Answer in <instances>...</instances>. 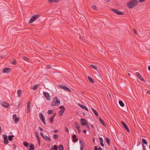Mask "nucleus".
<instances>
[{
  "label": "nucleus",
  "mask_w": 150,
  "mask_h": 150,
  "mask_svg": "<svg viewBox=\"0 0 150 150\" xmlns=\"http://www.w3.org/2000/svg\"><path fill=\"white\" fill-rule=\"evenodd\" d=\"M138 3V1L137 0H131L127 2V7L128 8H131L135 7Z\"/></svg>",
  "instance_id": "1"
},
{
  "label": "nucleus",
  "mask_w": 150,
  "mask_h": 150,
  "mask_svg": "<svg viewBox=\"0 0 150 150\" xmlns=\"http://www.w3.org/2000/svg\"><path fill=\"white\" fill-rule=\"evenodd\" d=\"M60 101L57 97H55L53 99L50 105L51 106H57L60 103Z\"/></svg>",
  "instance_id": "2"
},
{
  "label": "nucleus",
  "mask_w": 150,
  "mask_h": 150,
  "mask_svg": "<svg viewBox=\"0 0 150 150\" xmlns=\"http://www.w3.org/2000/svg\"><path fill=\"white\" fill-rule=\"evenodd\" d=\"M40 16L39 14H36L33 16L30 20L29 23H33L34 21H35L37 19L39 18Z\"/></svg>",
  "instance_id": "3"
},
{
  "label": "nucleus",
  "mask_w": 150,
  "mask_h": 150,
  "mask_svg": "<svg viewBox=\"0 0 150 150\" xmlns=\"http://www.w3.org/2000/svg\"><path fill=\"white\" fill-rule=\"evenodd\" d=\"M58 86L60 88L64 89V90L70 92L71 91V90L70 89H69L68 87L65 85H58Z\"/></svg>",
  "instance_id": "4"
},
{
  "label": "nucleus",
  "mask_w": 150,
  "mask_h": 150,
  "mask_svg": "<svg viewBox=\"0 0 150 150\" xmlns=\"http://www.w3.org/2000/svg\"><path fill=\"white\" fill-rule=\"evenodd\" d=\"M112 11L115 13L117 15H123L124 14V13L123 12H121L115 9H111Z\"/></svg>",
  "instance_id": "5"
},
{
  "label": "nucleus",
  "mask_w": 150,
  "mask_h": 150,
  "mask_svg": "<svg viewBox=\"0 0 150 150\" xmlns=\"http://www.w3.org/2000/svg\"><path fill=\"white\" fill-rule=\"evenodd\" d=\"M2 137L4 139V142L5 144H8V141L7 139V136L6 134H3Z\"/></svg>",
  "instance_id": "6"
},
{
  "label": "nucleus",
  "mask_w": 150,
  "mask_h": 150,
  "mask_svg": "<svg viewBox=\"0 0 150 150\" xmlns=\"http://www.w3.org/2000/svg\"><path fill=\"white\" fill-rule=\"evenodd\" d=\"M74 124L75 125V127L77 131L79 133H80L81 132V130L80 129V127L79 125L78 124V122H74Z\"/></svg>",
  "instance_id": "7"
},
{
  "label": "nucleus",
  "mask_w": 150,
  "mask_h": 150,
  "mask_svg": "<svg viewBox=\"0 0 150 150\" xmlns=\"http://www.w3.org/2000/svg\"><path fill=\"white\" fill-rule=\"evenodd\" d=\"M39 117L40 119H41L42 121L43 122V123L44 125H45L46 123L45 120V118L44 117L42 113H40L39 114Z\"/></svg>",
  "instance_id": "8"
},
{
  "label": "nucleus",
  "mask_w": 150,
  "mask_h": 150,
  "mask_svg": "<svg viewBox=\"0 0 150 150\" xmlns=\"http://www.w3.org/2000/svg\"><path fill=\"white\" fill-rule=\"evenodd\" d=\"M43 94L48 100L49 101L50 100V96L48 93L45 92H43Z\"/></svg>",
  "instance_id": "9"
},
{
  "label": "nucleus",
  "mask_w": 150,
  "mask_h": 150,
  "mask_svg": "<svg viewBox=\"0 0 150 150\" xmlns=\"http://www.w3.org/2000/svg\"><path fill=\"white\" fill-rule=\"evenodd\" d=\"M11 69L8 68H4L3 70V72L4 73H8L10 72Z\"/></svg>",
  "instance_id": "10"
},
{
  "label": "nucleus",
  "mask_w": 150,
  "mask_h": 150,
  "mask_svg": "<svg viewBox=\"0 0 150 150\" xmlns=\"http://www.w3.org/2000/svg\"><path fill=\"white\" fill-rule=\"evenodd\" d=\"M1 105L3 107L6 108H8L9 107V104L6 102H2L1 103Z\"/></svg>",
  "instance_id": "11"
},
{
  "label": "nucleus",
  "mask_w": 150,
  "mask_h": 150,
  "mask_svg": "<svg viewBox=\"0 0 150 150\" xmlns=\"http://www.w3.org/2000/svg\"><path fill=\"white\" fill-rule=\"evenodd\" d=\"M136 75L138 78L141 81L143 82H145V80L142 78L140 74L138 72H136Z\"/></svg>",
  "instance_id": "12"
},
{
  "label": "nucleus",
  "mask_w": 150,
  "mask_h": 150,
  "mask_svg": "<svg viewBox=\"0 0 150 150\" xmlns=\"http://www.w3.org/2000/svg\"><path fill=\"white\" fill-rule=\"evenodd\" d=\"M16 117L17 116L16 114H14L13 116V119L16 123H17L19 120L18 118Z\"/></svg>",
  "instance_id": "13"
},
{
  "label": "nucleus",
  "mask_w": 150,
  "mask_h": 150,
  "mask_svg": "<svg viewBox=\"0 0 150 150\" xmlns=\"http://www.w3.org/2000/svg\"><path fill=\"white\" fill-rule=\"evenodd\" d=\"M81 122L82 126L86 125V124L87 123L86 120L83 118L81 119Z\"/></svg>",
  "instance_id": "14"
},
{
  "label": "nucleus",
  "mask_w": 150,
  "mask_h": 150,
  "mask_svg": "<svg viewBox=\"0 0 150 150\" xmlns=\"http://www.w3.org/2000/svg\"><path fill=\"white\" fill-rule=\"evenodd\" d=\"M121 122L124 127L125 129L127 131L129 132H130V130L129 128L122 121H121Z\"/></svg>",
  "instance_id": "15"
},
{
  "label": "nucleus",
  "mask_w": 150,
  "mask_h": 150,
  "mask_svg": "<svg viewBox=\"0 0 150 150\" xmlns=\"http://www.w3.org/2000/svg\"><path fill=\"white\" fill-rule=\"evenodd\" d=\"M56 115V113H55L54 114L53 116L51 117H50L49 118V121L51 123H52L53 122V120L54 119L55 116Z\"/></svg>",
  "instance_id": "16"
},
{
  "label": "nucleus",
  "mask_w": 150,
  "mask_h": 150,
  "mask_svg": "<svg viewBox=\"0 0 150 150\" xmlns=\"http://www.w3.org/2000/svg\"><path fill=\"white\" fill-rule=\"evenodd\" d=\"M79 143L80 144V148L81 150H83L84 144L81 140H79Z\"/></svg>",
  "instance_id": "17"
},
{
  "label": "nucleus",
  "mask_w": 150,
  "mask_h": 150,
  "mask_svg": "<svg viewBox=\"0 0 150 150\" xmlns=\"http://www.w3.org/2000/svg\"><path fill=\"white\" fill-rule=\"evenodd\" d=\"M31 103L30 101H28L27 103V109L28 112H29L30 111V107Z\"/></svg>",
  "instance_id": "18"
},
{
  "label": "nucleus",
  "mask_w": 150,
  "mask_h": 150,
  "mask_svg": "<svg viewBox=\"0 0 150 150\" xmlns=\"http://www.w3.org/2000/svg\"><path fill=\"white\" fill-rule=\"evenodd\" d=\"M79 105L81 107V108L86 110L87 111H88V109L84 105H82L81 104L79 103Z\"/></svg>",
  "instance_id": "19"
},
{
  "label": "nucleus",
  "mask_w": 150,
  "mask_h": 150,
  "mask_svg": "<svg viewBox=\"0 0 150 150\" xmlns=\"http://www.w3.org/2000/svg\"><path fill=\"white\" fill-rule=\"evenodd\" d=\"M51 150H58V147L56 145H54L53 146V147H52L50 148Z\"/></svg>",
  "instance_id": "20"
},
{
  "label": "nucleus",
  "mask_w": 150,
  "mask_h": 150,
  "mask_svg": "<svg viewBox=\"0 0 150 150\" xmlns=\"http://www.w3.org/2000/svg\"><path fill=\"white\" fill-rule=\"evenodd\" d=\"M34 145L32 144H30L29 146V150H34Z\"/></svg>",
  "instance_id": "21"
},
{
  "label": "nucleus",
  "mask_w": 150,
  "mask_h": 150,
  "mask_svg": "<svg viewBox=\"0 0 150 150\" xmlns=\"http://www.w3.org/2000/svg\"><path fill=\"white\" fill-rule=\"evenodd\" d=\"M14 137L13 135H9L8 136V139L10 141H11L13 140V138Z\"/></svg>",
  "instance_id": "22"
},
{
  "label": "nucleus",
  "mask_w": 150,
  "mask_h": 150,
  "mask_svg": "<svg viewBox=\"0 0 150 150\" xmlns=\"http://www.w3.org/2000/svg\"><path fill=\"white\" fill-rule=\"evenodd\" d=\"M92 110L95 115L97 116H98V114L94 108H92Z\"/></svg>",
  "instance_id": "23"
},
{
  "label": "nucleus",
  "mask_w": 150,
  "mask_h": 150,
  "mask_svg": "<svg viewBox=\"0 0 150 150\" xmlns=\"http://www.w3.org/2000/svg\"><path fill=\"white\" fill-rule=\"evenodd\" d=\"M43 138L46 140H48L49 141H51V139L47 136H45Z\"/></svg>",
  "instance_id": "24"
},
{
  "label": "nucleus",
  "mask_w": 150,
  "mask_h": 150,
  "mask_svg": "<svg viewBox=\"0 0 150 150\" xmlns=\"http://www.w3.org/2000/svg\"><path fill=\"white\" fill-rule=\"evenodd\" d=\"M105 140L107 143V144L108 145L110 146V140L108 138H105Z\"/></svg>",
  "instance_id": "25"
},
{
  "label": "nucleus",
  "mask_w": 150,
  "mask_h": 150,
  "mask_svg": "<svg viewBox=\"0 0 150 150\" xmlns=\"http://www.w3.org/2000/svg\"><path fill=\"white\" fill-rule=\"evenodd\" d=\"M142 142L143 144H144L145 145L147 144V142L146 140L144 139H142Z\"/></svg>",
  "instance_id": "26"
},
{
  "label": "nucleus",
  "mask_w": 150,
  "mask_h": 150,
  "mask_svg": "<svg viewBox=\"0 0 150 150\" xmlns=\"http://www.w3.org/2000/svg\"><path fill=\"white\" fill-rule=\"evenodd\" d=\"M21 91L20 90H18L17 92V95L18 97H20L21 94Z\"/></svg>",
  "instance_id": "27"
},
{
  "label": "nucleus",
  "mask_w": 150,
  "mask_h": 150,
  "mask_svg": "<svg viewBox=\"0 0 150 150\" xmlns=\"http://www.w3.org/2000/svg\"><path fill=\"white\" fill-rule=\"evenodd\" d=\"M99 121L100 123L104 126H105V123L103 120L101 119L100 118H99Z\"/></svg>",
  "instance_id": "28"
},
{
  "label": "nucleus",
  "mask_w": 150,
  "mask_h": 150,
  "mask_svg": "<svg viewBox=\"0 0 150 150\" xmlns=\"http://www.w3.org/2000/svg\"><path fill=\"white\" fill-rule=\"evenodd\" d=\"M88 79L89 81L91 82V83H94V81L93 80V79L91 78L90 77L88 76Z\"/></svg>",
  "instance_id": "29"
},
{
  "label": "nucleus",
  "mask_w": 150,
  "mask_h": 150,
  "mask_svg": "<svg viewBox=\"0 0 150 150\" xmlns=\"http://www.w3.org/2000/svg\"><path fill=\"white\" fill-rule=\"evenodd\" d=\"M59 150H64V146L62 145L61 144L59 146Z\"/></svg>",
  "instance_id": "30"
},
{
  "label": "nucleus",
  "mask_w": 150,
  "mask_h": 150,
  "mask_svg": "<svg viewBox=\"0 0 150 150\" xmlns=\"http://www.w3.org/2000/svg\"><path fill=\"white\" fill-rule=\"evenodd\" d=\"M119 103L120 105L122 107H123L124 106V103L121 100H120L119 101Z\"/></svg>",
  "instance_id": "31"
},
{
  "label": "nucleus",
  "mask_w": 150,
  "mask_h": 150,
  "mask_svg": "<svg viewBox=\"0 0 150 150\" xmlns=\"http://www.w3.org/2000/svg\"><path fill=\"white\" fill-rule=\"evenodd\" d=\"M23 144L26 147H28V146L29 144L26 142H23Z\"/></svg>",
  "instance_id": "32"
},
{
  "label": "nucleus",
  "mask_w": 150,
  "mask_h": 150,
  "mask_svg": "<svg viewBox=\"0 0 150 150\" xmlns=\"http://www.w3.org/2000/svg\"><path fill=\"white\" fill-rule=\"evenodd\" d=\"M38 84H36L34 85L33 87V89L34 90H35L38 88Z\"/></svg>",
  "instance_id": "33"
},
{
  "label": "nucleus",
  "mask_w": 150,
  "mask_h": 150,
  "mask_svg": "<svg viewBox=\"0 0 150 150\" xmlns=\"http://www.w3.org/2000/svg\"><path fill=\"white\" fill-rule=\"evenodd\" d=\"M49 2L51 3L55 2H58L59 0H49Z\"/></svg>",
  "instance_id": "34"
},
{
  "label": "nucleus",
  "mask_w": 150,
  "mask_h": 150,
  "mask_svg": "<svg viewBox=\"0 0 150 150\" xmlns=\"http://www.w3.org/2000/svg\"><path fill=\"white\" fill-rule=\"evenodd\" d=\"M65 110H60L59 111V113L60 114L61 116H62L63 115V113L64 112Z\"/></svg>",
  "instance_id": "35"
},
{
  "label": "nucleus",
  "mask_w": 150,
  "mask_h": 150,
  "mask_svg": "<svg viewBox=\"0 0 150 150\" xmlns=\"http://www.w3.org/2000/svg\"><path fill=\"white\" fill-rule=\"evenodd\" d=\"M90 66L91 67H92L93 68L95 69H97V66H95L93 64H91L90 65Z\"/></svg>",
  "instance_id": "36"
},
{
  "label": "nucleus",
  "mask_w": 150,
  "mask_h": 150,
  "mask_svg": "<svg viewBox=\"0 0 150 150\" xmlns=\"http://www.w3.org/2000/svg\"><path fill=\"white\" fill-rule=\"evenodd\" d=\"M23 59L26 61H28L29 60V59L27 57H23Z\"/></svg>",
  "instance_id": "37"
},
{
  "label": "nucleus",
  "mask_w": 150,
  "mask_h": 150,
  "mask_svg": "<svg viewBox=\"0 0 150 150\" xmlns=\"http://www.w3.org/2000/svg\"><path fill=\"white\" fill-rule=\"evenodd\" d=\"M59 108L62 110H65V108L62 106H60L59 107Z\"/></svg>",
  "instance_id": "38"
},
{
  "label": "nucleus",
  "mask_w": 150,
  "mask_h": 150,
  "mask_svg": "<svg viewBox=\"0 0 150 150\" xmlns=\"http://www.w3.org/2000/svg\"><path fill=\"white\" fill-rule=\"evenodd\" d=\"M59 135L58 134H55L54 135V138L55 139H57Z\"/></svg>",
  "instance_id": "39"
},
{
  "label": "nucleus",
  "mask_w": 150,
  "mask_h": 150,
  "mask_svg": "<svg viewBox=\"0 0 150 150\" xmlns=\"http://www.w3.org/2000/svg\"><path fill=\"white\" fill-rule=\"evenodd\" d=\"M53 111L52 110H48L47 113L48 114H51L52 113Z\"/></svg>",
  "instance_id": "40"
},
{
  "label": "nucleus",
  "mask_w": 150,
  "mask_h": 150,
  "mask_svg": "<svg viewBox=\"0 0 150 150\" xmlns=\"http://www.w3.org/2000/svg\"><path fill=\"white\" fill-rule=\"evenodd\" d=\"M12 64L14 65H16V61L15 60H13L12 61Z\"/></svg>",
  "instance_id": "41"
},
{
  "label": "nucleus",
  "mask_w": 150,
  "mask_h": 150,
  "mask_svg": "<svg viewBox=\"0 0 150 150\" xmlns=\"http://www.w3.org/2000/svg\"><path fill=\"white\" fill-rule=\"evenodd\" d=\"M73 139V141L74 142H77L78 140V139L77 138H75Z\"/></svg>",
  "instance_id": "42"
},
{
  "label": "nucleus",
  "mask_w": 150,
  "mask_h": 150,
  "mask_svg": "<svg viewBox=\"0 0 150 150\" xmlns=\"http://www.w3.org/2000/svg\"><path fill=\"white\" fill-rule=\"evenodd\" d=\"M37 138V139L38 140V142L39 143V144H40V138H39V137H38L36 138Z\"/></svg>",
  "instance_id": "43"
},
{
  "label": "nucleus",
  "mask_w": 150,
  "mask_h": 150,
  "mask_svg": "<svg viewBox=\"0 0 150 150\" xmlns=\"http://www.w3.org/2000/svg\"><path fill=\"white\" fill-rule=\"evenodd\" d=\"M92 8L94 10H97V7L95 6H92Z\"/></svg>",
  "instance_id": "44"
},
{
  "label": "nucleus",
  "mask_w": 150,
  "mask_h": 150,
  "mask_svg": "<svg viewBox=\"0 0 150 150\" xmlns=\"http://www.w3.org/2000/svg\"><path fill=\"white\" fill-rule=\"evenodd\" d=\"M21 102H20L18 106H16L17 109H19L21 105Z\"/></svg>",
  "instance_id": "45"
},
{
  "label": "nucleus",
  "mask_w": 150,
  "mask_h": 150,
  "mask_svg": "<svg viewBox=\"0 0 150 150\" xmlns=\"http://www.w3.org/2000/svg\"><path fill=\"white\" fill-rule=\"evenodd\" d=\"M99 139L100 140V142H103V139L102 137H99Z\"/></svg>",
  "instance_id": "46"
},
{
  "label": "nucleus",
  "mask_w": 150,
  "mask_h": 150,
  "mask_svg": "<svg viewBox=\"0 0 150 150\" xmlns=\"http://www.w3.org/2000/svg\"><path fill=\"white\" fill-rule=\"evenodd\" d=\"M46 68L47 69H50L51 68V66L50 65H47L46 66Z\"/></svg>",
  "instance_id": "47"
},
{
  "label": "nucleus",
  "mask_w": 150,
  "mask_h": 150,
  "mask_svg": "<svg viewBox=\"0 0 150 150\" xmlns=\"http://www.w3.org/2000/svg\"><path fill=\"white\" fill-rule=\"evenodd\" d=\"M35 136H36V138L38 137H39V136H38V133L37 132H35Z\"/></svg>",
  "instance_id": "48"
},
{
  "label": "nucleus",
  "mask_w": 150,
  "mask_h": 150,
  "mask_svg": "<svg viewBox=\"0 0 150 150\" xmlns=\"http://www.w3.org/2000/svg\"><path fill=\"white\" fill-rule=\"evenodd\" d=\"M65 131L67 132H69L68 129L67 128V127H65Z\"/></svg>",
  "instance_id": "49"
},
{
  "label": "nucleus",
  "mask_w": 150,
  "mask_h": 150,
  "mask_svg": "<svg viewBox=\"0 0 150 150\" xmlns=\"http://www.w3.org/2000/svg\"><path fill=\"white\" fill-rule=\"evenodd\" d=\"M40 134H41V136H42V137L43 138L44 137H45V136L44 135L43 133L42 132H40Z\"/></svg>",
  "instance_id": "50"
},
{
  "label": "nucleus",
  "mask_w": 150,
  "mask_h": 150,
  "mask_svg": "<svg viewBox=\"0 0 150 150\" xmlns=\"http://www.w3.org/2000/svg\"><path fill=\"white\" fill-rule=\"evenodd\" d=\"M103 142H100V144L101 145L102 147H103L104 146V144H103Z\"/></svg>",
  "instance_id": "51"
},
{
  "label": "nucleus",
  "mask_w": 150,
  "mask_h": 150,
  "mask_svg": "<svg viewBox=\"0 0 150 150\" xmlns=\"http://www.w3.org/2000/svg\"><path fill=\"white\" fill-rule=\"evenodd\" d=\"M143 150H146V147L144 144L143 145Z\"/></svg>",
  "instance_id": "52"
},
{
  "label": "nucleus",
  "mask_w": 150,
  "mask_h": 150,
  "mask_svg": "<svg viewBox=\"0 0 150 150\" xmlns=\"http://www.w3.org/2000/svg\"><path fill=\"white\" fill-rule=\"evenodd\" d=\"M38 129L40 131H43V129L40 127H38Z\"/></svg>",
  "instance_id": "53"
},
{
  "label": "nucleus",
  "mask_w": 150,
  "mask_h": 150,
  "mask_svg": "<svg viewBox=\"0 0 150 150\" xmlns=\"http://www.w3.org/2000/svg\"><path fill=\"white\" fill-rule=\"evenodd\" d=\"M86 127H87V128L88 129H90V128H89V127L88 125V123H87V124H86Z\"/></svg>",
  "instance_id": "54"
},
{
  "label": "nucleus",
  "mask_w": 150,
  "mask_h": 150,
  "mask_svg": "<svg viewBox=\"0 0 150 150\" xmlns=\"http://www.w3.org/2000/svg\"><path fill=\"white\" fill-rule=\"evenodd\" d=\"M76 137V135L75 134H74L72 136V139L75 138Z\"/></svg>",
  "instance_id": "55"
},
{
  "label": "nucleus",
  "mask_w": 150,
  "mask_h": 150,
  "mask_svg": "<svg viewBox=\"0 0 150 150\" xmlns=\"http://www.w3.org/2000/svg\"><path fill=\"white\" fill-rule=\"evenodd\" d=\"M145 0H139V2L141 3L142 2L144 1H145Z\"/></svg>",
  "instance_id": "56"
},
{
  "label": "nucleus",
  "mask_w": 150,
  "mask_h": 150,
  "mask_svg": "<svg viewBox=\"0 0 150 150\" xmlns=\"http://www.w3.org/2000/svg\"><path fill=\"white\" fill-rule=\"evenodd\" d=\"M133 31H134V33L135 34H137V32L134 29H133Z\"/></svg>",
  "instance_id": "57"
},
{
  "label": "nucleus",
  "mask_w": 150,
  "mask_h": 150,
  "mask_svg": "<svg viewBox=\"0 0 150 150\" xmlns=\"http://www.w3.org/2000/svg\"><path fill=\"white\" fill-rule=\"evenodd\" d=\"M54 132H55V133L57 132H58V130L57 129V130H54Z\"/></svg>",
  "instance_id": "58"
},
{
  "label": "nucleus",
  "mask_w": 150,
  "mask_h": 150,
  "mask_svg": "<svg viewBox=\"0 0 150 150\" xmlns=\"http://www.w3.org/2000/svg\"><path fill=\"white\" fill-rule=\"evenodd\" d=\"M147 93L149 94L150 95V91H147Z\"/></svg>",
  "instance_id": "59"
},
{
  "label": "nucleus",
  "mask_w": 150,
  "mask_h": 150,
  "mask_svg": "<svg viewBox=\"0 0 150 150\" xmlns=\"http://www.w3.org/2000/svg\"><path fill=\"white\" fill-rule=\"evenodd\" d=\"M83 132L84 133L86 134V130H84Z\"/></svg>",
  "instance_id": "60"
},
{
  "label": "nucleus",
  "mask_w": 150,
  "mask_h": 150,
  "mask_svg": "<svg viewBox=\"0 0 150 150\" xmlns=\"http://www.w3.org/2000/svg\"><path fill=\"white\" fill-rule=\"evenodd\" d=\"M148 70L150 71V66H149L148 67Z\"/></svg>",
  "instance_id": "61"
},
{
  "label": "nucleus",
  "mask_w": 150,
  "mask_h": 150,
  "mask_svg": "<svg viewBox=\"0 0 150 150\" xmlns=\"http://www.w3.org/2000/svg\"><path fill=\"white\" fill-rule=\"evenodd\" d=\"M98 150H102V149L100 147H99L98 148Z\"/></svg>",
  "instance_id": "62"
},
{
  "label": "nucleus",
  "mask_w": 150,
  "mask_h": 150,
  "mask_svg": "<svg viewBox=\"0 0 150 150\" xmlns=\"http://www.w3.org/2000/svg\"><path fill=\"white\" fill-rule=\"evenodd\" d=\"M91 127L92 128H94V127L93 126V125H91Z\"/></svg>",
  "instance_id": "63"
},
{
  "label": "nucleus",
  "mask_w": 150,
  "mask_h": 150,
  "mask_svg": "<svg viewBox=\"0 0 150 150\" xmlns=\"http://www.w3.org/2000/svg\"><path fill=\"white\" fill-rule=\"evenodd\" d=\"M13 146H14V148L15 149V148H16V145H15V144H13Z\"/></svg>",
  "instance_id": "64"
}]
</instances>
